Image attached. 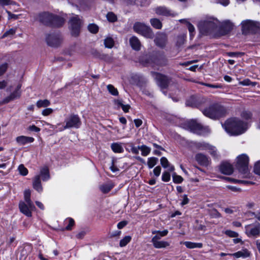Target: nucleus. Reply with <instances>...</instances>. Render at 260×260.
<instances>
[{
  "instance_id": "774afa93",
  "label": "nucleus",
  "mask_w": 260,
  "mask_h": 260,
  "mask_svg": "<svg viewBox=\"0 0 260 260\" xmlns=\"http://www.w3.org/2000/svg\"><path fill=\"white\" fill-rule=\"evenodd\" d=\"M114 159L112 160L111 166L110 167V169L113 172H116L119 171L118 168L114 165Z\"/></svg>"
},
{
  "instance_id": "a18cd8bd",
  "label": "nucleus",
  "mask_w": 260,
  "mask_h": 260,
  "mask_svg": "<svg viewBox=\"0 0 260 260\" xmlns=\"http://www.w3.org/2000/svg\"><path fill=\"white\" fill-rule=\"evenodd\" d=\"M16 28H12L10 29L4 34L2 38H5L8 36H11L14 35L16 33Z\"/></svg>"
},
{
  "instance_id": "39448f33",
  "label": "nucleus",
  "mask_w": 260,
  "mask_h": 260,
  "mask_svg": "<svg viewBox=\"0 0 260 260\" xmlns=\"http://www.w3.org/2000/svg\"><path fill=\"white\" fill-rule=\"evenodd\" d=\"M165 59L162 57H150L145 55L142 56L140 59V62L143 66H150L156 68L157 66H161L165 64Z\"/></svg>"
},
{
  "instance_id": "2eb2a0df",
  "label": "nucleus",
  "mask_w": 260,
  "mask_h": 260,
  "mask_svg": "<svg viewBox=\"0 0 260 260\" xmlns=\"http://www.w3.org/2000/svg\"><path fill=\"white\" fill-rule=\"evenodd\" d=\"M54 16V15L52 14L44 12L39 15L38 19V20L43 24L51 25Z\"/></svg>"
},
{
  "instance_id": "58836bf2",
  "label": "nucleus",
  "mask_w": 260,
  "mask_h": 260,
  "mask_svg": "<svg viewBox=\"0 0 260 260\" xmlns=\"http://www.w3.org/2000/svg\"><path fill=\"white\" fill-rule=\"evenodd\" d=\"M107 88L108 91L113 95L116 96L118 95V91L117 89L114 87L112 84H109L107 86Z\"/></svg>"
},
{
  "instance_id": "412c9836",
  "label": "nucleus",
  "mask_w": 260,
  "mask_h": 260,
  "mask_svg": "<svg viewBox=\"0 0 260 260\" xmlns=\"http://www.w3.org/2000/svg\"><path fill=\"white\" fill-rule=\"evenodd\" d=\"M129 43L133 49L137 51L140 50L141 44L137 37L135 36L131 37L129 39Z\"/></svg>"
},
{
  "instance_id": "393cba45",
  "label": "nucleus",
  "mask_w": 260,
  "mask_h": 260,
  "mask_svg": "<svg viewBox=\"0 0 260 260\" xmlns=\"http://www.w3.org/2000/svg\"><path fill=\"white\" fill-rule=\"evenodd\" d=\"M152 243L153 246L156 248H166L169 246V243L165 241H155Z\"/></svg>"
},
{
  "instance_id": "5fc2aeb1",
  "label": "nucleus",
  "mask_w": 260,
  "mask_h": 260,
  "mask_svg": "<svg viewBox=\"0 0 260 260\" xmlns=\"http://www.w3.org/2000/svg\"><path fill=\"white\" fill-rule=\"evenodd\" d=\"M224 179L228 181L232 182L234 183H247L245 181H243L241 180H237L235 179H233L230 177H223Z\"/></svg>"
},
{
  "instance_id": "b1692460",
  "label": "nucleus",
  "mask_w": 260,
  "mask_h": 260,
  "mask_svg": "<svg viewBox=\"0 0 260 260\" xmlns=\"http://www.w3.org/2000/svg\"><path fill=\"white\" fill-rule=\"evenodd\" d=\"M40 177H42L43 181H46L50 178L49 170L47 167H43L40 170Z\"/></svg>"
},
{
  "instance_id": "09e8293b",
  "label": "nucleus",
  "mask_w": 260,
  "mask_h": 260,
  "mask_svg": "<svg viewBox=\"0 0 260 260\" xmlns=\"http://www.w3.org/2000/svg\"><path fill=\"white\" fill-rule=\"evenodd\" d=\"M224 234L230 237L236 238L239 236V234L236 232L231 230H226L224 232Z\"/></svg>"
},
{
  "instance_id": "052dcab7",
  "label": "nucleus",
  "mask_w": 260,
  "mask_h": 260,
  "mask_svg": "<svg viewBox=\"0 0 260 260\" xmlns=\"http://www.w3.org/2000/svg\"><path fill=\"white\" fill-rule=\"evenodd\" d=\"M226 54L230 56V57H238L239 56H242L243 53H241V52H227L226 53Z\"/></svg>"
},
{
  "instance_id": "e433bc0d",
  "label": "nucleus",
  "mask_w": 260,
  "mask_h": 260,
  "mask_svg": "<svg viewBox=\"0 0 260 260\" xmlns=\"http://www.w3.org/2000/svg\"><path fill=\"white\" fill-rule=\"evenodd\" d=\"M140 150L141 151V154L144 156H147L150 152L151 149L146 145H142L140 147Z\"/></svg>"
},
{
  "instance_id": "3c124183",
  "label": "nucleus",
  "mask_w": 260,
  "mask_h": 260,
  "mask_svg": "<svg viewBox=\"0 0 260 260\" xmlns=\"http://www.w3.org/2000/svg\"><path fill=\"white\" fill-rule=\"evenodd\" d=\"M18 170L20 174L23 176H26L28 174L27 169L23 165L19 166Z\"/></svg>"
},
{
  "instance_id": "7ed1b4c3",
  "label": "nucleus",
  "mask_w": 260,
  "mask_h": 260,
  "mask_svg": "<svg viewBox=\"0 0 260 260\" xmlns=\"http://www.w3.org/2000/svg\"><path fill=\"white\" fill-rule=\"evenodd\" d=\"M203 113L206 116L216 119L225 115L227 110L224 107L215 104L204 109Z\"/></svg>"
},
{
  "instance_id": "ea45409f",
  "label": "nucleus",
  "mask_w": 260,
  "mask_h": 260,
  "mask_svg": "<svg viewBox=\"0 0 260 260\" xmlns=\"http://www.w3.org/2000/svg\"><path fill=\"white\" fill-rule=\"evenodd\" d=\"M66 224L68 223L67 226L66 227L67 230H71L72 227L74 225L75 222L73 218H68L64 221Z\"/></svg>"
},
{
  "instance_id": "338daca9",
  "label": "nucleus",
  "mask_w": 260,
  "mask_h": 260,
  "mask_svg": "<svg viewBox=\"0 0 260 260\" xmlns=\"http://www.w3.org/2000/svg\"><path fill=\"white\" fill-rule=\"evenodd\" d=\"M53 112V110L51 108H46L42 111V114L44 116H48Z\"/></svg>"
},
{
  "instance_id": "ddd939ff",
  "label": "nucleus",
  "mask_w": 260,
  "mask_h": 260,
  "mask_svg": "<svg viewBox=\"0 0 260 260\" xmlns=\"http://www.w3.org/2000/svg\"><path fill=\"white\" fill-rule=\"evenodd\" d=\"M19 207L21 212L27 217H31V212L36 209L33 203H26L24 202H20Z\"/></svg>"
},
{
  "instance_id": "a878e982",
  "label": "nucleus",
  "mask_w": 260,
  "mask_h": 260,
  "mask_svg": "<svg viewBox=\"0 0 260 260\" xmlns=\"http://www.w3.org/2000/svg\"><path fill=\"white\" fill-rule=\"evenodd\" d=\"M111 149L115 153H122L124 150L120 143H113L111 146Z\"/></svg>"
},
{
  "instance_id": "c9c22d12",
  "label": "nucleus",
  "mask_w": 260,
  "mask_h": 260,
  "mask_svg": "<svg viewBox=\"0 0 260 260\" xmlns=\"http://www.w3.org/2000/svg\"><path fill=\"white\" fill-rule=\"evenodd\" d=\"M233 24L229 21H225L222 24V27L225 30V34L229 32L233 28Z\"/></svg>"
},
{
  "instance_id": "680f3d73",
  "label": "nucleus",
  "mask_w": 260,
  "mask_h": 260,
  "mask_svg": "<svg viewBox=\"0 0 260 260\" xmlns=\"http://www.w3.org/2000/svg\"><path fill=\"white\" fill-rule=\"evenodd\" d=\"M7 68L8 64L6 63L0 65V76L2 75L5 73Z\"/></svg>"
},
{
  "instance_id": "6ab92c4d",
  "label": "nucleus",
  "mask_w": 260,
  "mask_h": 260,
  "mask_svg": "<svg viewBox=\"0 0 260 260\" xmlns=\"http://www.w3.org/2000/svg\"><path fill=\"white\" fill-rule=\"evenodd\" d=\"M32 186L33 188L39 192H41L43 191L40 175H36L34 178Z\"/></svg>"
},
{
  "instance_id": "4be33fe9",
  "label": "nucleus",
  "mask_w": 260,
  "mask_h": 260,
  "mask_svg": "<svg viewBox=\"0 0 260 260\" xmlns=\"http://www.w3.org/2000/svg\"><path fill=\"white\" fill-rule=\"evenodd\" d=\"M231 255L235 256L236 258H246L250 256V252L247 249H244L241 251H239L237 252L233 253Z\"/></svg>"
},
{
  "instance_id": "864d4df0",
  "label": "nucleus",
  "mask_w": 260,
  "mask_h": 260,
  "mask_svg": "<svg viewBox=\"0 0 260 260\" xmlns=\"http://www.w3.org/2000/svg\"><path fill=\"white\" fill-rule=\"evenodd\" d=\"M160 164L163 168H167L169 167V162L167 158L165 157H162L160 158Z\"/></svg>"
},
{
  "instance_id": "e2e57ef3",
  "label": "nucleus",
  "mask_w": 260,
  "mask_h": 260,
  "mask_svg": "<svg viewBox=\"0 0 260 260\" xmlns=\"http://www.w3.org/2000/svg\"><path fill=\"white\" fill-rule=\"evenodd\" d=\"M6 12H7V13L8 15V19H14V20H16V19H18L19 18V15L12 14L10 11H7V10L6 11Z\"/></svg>"
},
{
  "instance_id": "6e6552de",
  "label": "nucleus",
  "mask_w": 260,
  "mask_h": 260,
  "mask_svg": "<svg viewBox=\"0 0 260 260\" xmlns=\"http://www.w3.org/2000/svg\"><path fill=\"white\" fill-rule=\"evenodd\" d=\"M134 31L147 38H152L154 34L150 27L143 23L137 22L133 26Z\"/></svg>"
},
{
  "instance_id": "a19ab883",
  "label": "nucleus",
  "mask_w": 260,
  "mask_h": 260,
  "mask_svg": "<svg viewBox=\"0 0 260 260\" xmlns=\"http://www.w3.org/2000/svg\"><path fill=\"white\" fill-rule=\"evenodd\" d=\"M31 191L29 189H26L24 191V198L26 203H32L30 199Z\"/></svg>"
},
{
  "instance_id": "f8f14e48",
  "label": "nucleus",
  "mask_w": 260,
  "mask_h": 260,
  "mask_svg": "<svg viewBox=\"0 0 260 260\" xmlns=\"http://www.w3.org/2000/svg\"><path fill=\"white\" fill-rule=\"evenodd\" d=\"M152 75L161 88H167L170 83V79L167 76L155 72H152Z\"/></svg>"
},
{
  "instance_id": "9d476101",
  "label": "nucleus",
  "mask_w": 260,
  "mask_h": 260,
  "mask_svg": "<svg viewBox=\"0 0 260 260\" xmlns=\"http://www.w3.org/2000/svg\"><path fill=\"white\" fill-rule=\"evenodd\" d=\"M81 21L78 15L74 16L69 22V27L73 36H77L80 33Z\"/></svg>"
},
{
  "instance_id": "7c9ffc66",
  "label": "nucleus",
  "mask_w": 260,
  "mask_h": 260,
  "mask_svg": "<svg viewBox=\"0 0 260 260\" xmlns=\"http://www.w3.org/2000/svg\"><path fill=\"white\" fill-rule=\"evenodd\" d=\"M186 105L191 107H196L198 106L196 98L192 96L190 97L186 102Z\"/></svg>"
},
{
  "instance_id": "5701e85b",
  "label": "nucleus",
  "mask_w": 260,
  "mask_h": 260,
  "mask_svg": "<svg viewBox=\"0 0 260 260\" xmlns=\"http://www.w3.org/2000/svg\"><path fill=\"white\" fill-rule=\"evenodd\" d=\"M64 23V20L60 17L54 15L51 25L55 27L62 26Z\"/></svg>"
},
{
  "instance_id": "c85d7f7f",
  "label": "nucleus",
  "mask_w": 260,
  "mask_h": 260,
  "mask_svg": "<svg viewBox=\"0 0 260 260\" xmlns=\"http://www.w3.org/2000/svg\"><path fill=\"white\" fill-rule=\"evenodd\" d=\"M21 87V85L19 84L17 85L15 90L13 92H12L10 95L12 97V98L15 100L16 99L19 98L21 95V91L20 88Z\"/></svg>"
},
{
  "instance_id": "69168bd1",
  "label": "nucleus",
  "mask_w": 260,
  "mask_h": 260,
  "mask_svg": "<svg viewBox=\"0 0 260 260\" xmlns=\"http://www.w3.org/2000/svg\"><path fill=\"white\" fill-rule=\"evenodd\" d=\"M161 173V168L160 166H157L153 169V173L156 177H158Z\"/></svg>"
},
{
  "instance_id": "4d7b16f0",
  "label": "nucleus",
  "mask_w": 260,
  "mask_h": 260,
  "mask_svg": "<svg viewBox=\"0 0 260 260\" xmlns=\"http://www.w3.org/2000/svg\"><path fill=\"white\" fill-rule=\"evenodd\" d=\"M173 180L176 183H180L183 181V179L181 176L174 174L173 175Z\"/></svg>"
},
{
  "instance_id": "72a5a7b5",
  "label": "nucleus",
  "mask_w": 260,
  "mask_h": 260,
  "mask_svg": "<svg viewBox=\"0 0 260 260\" xmlns=\"http://www.w3.org/2000/svg\"><path fill=\"white\" fill-rule=\"evenodd\" d=\"M210 145L206 142H198L196 144V147L201 150H208Z\"/></svg>"
},
{
  "instance_id": "dca6fc26",
  "label": "nucleus",
  "mask_w": 260,
  "mask_h": 260,
  "mask_svg": "<svg viewBox=\"0 0 260 260\" xmlns=\"http://www.w3.org/2000/svg\"><path fill=\"white\" fill-rule=\"evenodd\" d=\"M197 161L201 166L207 167L211 163L208 157L202 153H198L195 156Z\"/></svg>"
},
{
  "instance_id": "bb28decb",
  "label": "nucleus",
  "mask_w": 260,
  "mask_h": 260,
  "mask_svg": "<svg viewBox=\"0 0 260 260\" xmlns=\"http://www.w3.org/2000/svg\"><path fill=\"white\" fill-rule=\"evenodd\" d=\"M185 246L190 249H193L196 248H202L203 244L201 243H194L189 241H186L183 243Z\"/></svg>"
},
{
  "instance_id": "603ef678",
  "label": "nucleus",
  "mask_w": 260,
  "mask_h": 260,
  "mask_svg": "<svg viewBox=\"0 0 260 260\" xmlns=\"http://www.w3.org/2000/svg\"><path fill=\"white\" fill-rule=\"evenodd\" d=\"M210 215L212 218H219L221 214L217 211L216 209H212L210 211Z\"/></svg>"
},
{
  "instance_id": "8fccbe9b",
  "label": "nucleus",
  "mask_w": 260,
  "mask_h": 260,
  "mask_svg": "<svg viewBox=\"0 0 260 260\" xmlns=\"http://www.w3.org/2000/svg\"><path fill=\"white\" fill-rule=\"evenodd\" d=\"M11 5H16V3L11 0H0V6L5 7Z\"/></svg>"
},
{
  "instance_id": "bf43d9fd",
  "label": "nucleus",
  "mask_w": 260,
  "mask_h": 260,
  "mask_svg": "<svg viewBox=\"0 0 260 260\" xmlns=\"http://www.w3.org/2000/svg\"><path fill=\"white\" fill-rule=\"evenodd\" d=\"M129 146L131 147V151L133 154H138L139 153L140 146L138 147H135L132 143H131Z\"/></svg>"
},
{
  "instance_id": "de8ad7c7",
  "label": "nucleus",
  "mask_w": 260,
  "mask_h": 260,
  "mask_svg": "<svg viewBox=\"0 0 260 260\" xmlns=\"http://www.w3.org/2000/svg\"><path fill=\"white\" fill-rule=\"evenodd\" d=\"M107 18L109 21L112 22H115L117 20L116 16L112 12H109L107 14Z\"/></svg>"
},
{
  "instance_id": "2f4dec72",
  "label": "nucleus",
  "mask_w": 260,
  "mask_h": 260,
  "mask_svg": "<svg viewBox=\"0 0 260 260\" xmlns=\"http://www.w3.org/2000/svg\"><path fill=\"white\" fill-rule=\"evenodd\" d=\"M150 23L153 27L156 29H160L162 27L161 22L159 19L156 18L151 19Z\"/></svg>"
},
{
  "instance_id": "79ce46f5",
  "label": "nucleus",
  "mask_w": 260,
  "mask_h": 260,
  "mask_svg": "<svg viewBox=\"0 0 260 260\" xmlns=\"http://www.w3.org/2000/svg\"><path fill=\"white\" fill-rule=\"evenodd\" d=\"M131 237L129 236H126L121 239L119 243L120 247H124L126 246L131 240Z\"/></svg>"
},
{
  "instance_id": "423d86ee",
  "label": "nucleus",
  "mask_w": 260,
  "mask_h": 260,
  "mask_svg": "<svg viewBox=\"0 0 260 260\" xmlns=\"http://www.w3.org/2000/svg\"><path fill=\"white\" fill-rule=\"evenodd\" d=\"M65 125L60 131L69 128H78L82 124L81 119L78 115L71 114L69 115L64 120Z\"/></svg>"
},
{
  "instance_id": "a211bd4d",
  "label": "nucleus",
  "mask_w": 260,
  "mask_h": 260,
  "mask_svg": "<svg viewBox=\"0 0 260 260\" xmlns=\"http://www.w3.org/2000/svg\"><path fill=\"white\" fill-rule=\"evenodd\" d=\"M155 13L160 15L166 16H173L174 14L172 11L165 7H159L155 9Z\"/></svg>"
},
{
  "instance_id": "4468645a",
  "label": "nucleus",
  "mask_w": 260,
  "mask_h": 260,
  "mask_svg": "<svg viewBox=\"0 0 260 260\" xmlns=\"http://www.w3.org/2000/svg\"><path fill=\"white\" fill-rule=\"evenodd\" d=\"M241 24L243 32L246 33L249 31H255L256 30L257 25L254 21L247 20L242 21Z\"/></svg>"
},
{
  "instance_id": "c03bdc74",
  "label": "nucleus",
  "mask_w": 260,
  "mask_h": 260,
  "mask_svg": "<svg viewBox=\"0 0 260 260\" xmlns=\"http://www.w3.org/2000/svg\"><path fill=\"white\" fill-rule=\"evenodd\" d=\"M241 116L243 118L246 120H249L251 119L252 115L250 111H243L241 113Z\"/></svg>"
},
{
  "instance_id": "49530a36",
  "label": "nucleus",
  "mask_w": 260,
  "mask_h": 260,
  "mask_svg": "<svg viewBox=\"0 0 260 260\" xmlns=\"http://www.w3.org/2000/svg\"><path fill=\"white\" fill-rule=\"evenodd\" d=\"M88 30L93 34H96L99 30V27L95 24H90L88 26Z\"/></svg>"
},
{
  "instance_id": "aec40b11",
  "label": "nucleus",
  "mask_w": 260,
  "mask_h": 260,
  "mask_svg": "<svg viewBox=\"0 0 260 260\" xmlns=\"http://www.w3.org/2000/svg\"><path fill=\"white\" fill-rule=\"evenodd\" d=\"M34 140L32 137L24 136H21L16 138V142L21 145L32 143L34 141Z\"/></svg>"
},
{
  "instance_id": "f03ea898",
  "label": "nucleus",
  "mask_w": 260,
  "mask_h": 260,
  "mask_svg": "<svg viewBox=\"0 0 260 260\" xmlns=\"http://www.w3.org/2000/svg\"><path fill=\"white\" fill-rule=\"evenodd\" d=\"M219 22L213 18H209L201 21L198 27L201 33L204 35H210L214 34L218 30Z\"/></svg>"
},
{
  "instance_id": "37998d69",
  "label": "nucleus",
  "mask_w": 260,
  "mask_h": 260,
  "mask_svg": "<svg viewBox=\"0 0 260 260\" xmlns=\"http://www.w3.org/2000/svg\"><path fill=\"white\" fill-rule=\"evenodd\" d=\"M208 151L213 157L215 158H217L218 157V155L217 151L216 148L214 146L210 145Z\"/></svg>"
},
{
  "instance_id": "13d9d810",
  "label": "nucleus",
  "mask_w": 260,
  "mask_h": 260,
  "mask_svg": "<svg viewBox=\"0 0 260 260\" xmlns=\"http://www.w3.org/2000/svg\"><path fill=\"white\" fill-rule=\"evenodd\" d=\"M187 27L188 29L189 33H190V37L192 38L194 36V27L189 22L187 23Z\"/></svg>"
},
{
  "instance_id": "f704fd0d",
  "label": "nucleus",
  "mask_w": 260,
  "mask_h": 260,
  "mask_svg": "<svg viewBox=\"0 0 260 260\" xmlns=\"http://www.w3.org/2000/svg\"><path fill=\"white\" fill-rule=\"evenodd\" d=\"M104 44L106 47L112 48L114 45V42L112 38L107 37L104 40Z\"/></svg>"
},
{
  "instance_id": "0eeeda50",
  "label": "nucleus",
  "mask_w": 260,
  "mask_h": 260,
  "mask_svg": "<svg viewBox=\"0 0 260 260\" xmlns=\"http://www.w3.org/2000/svg\"><path fill=\"white\" fill-rule=\"evenodd\" d=\"M245 233L250 238L255 239L260 236V223L258 221L245 225Z\"/></svg>"
},
{
  "instance_id": "6e6d98bb",
  "label": "nucleus",
  "mask_w": 260,
  "mask_h": 260,
  "mask_svg": "<svg viewBox=\"0 0 260 260\" xmlns=\"http://www.w3.org/2000/svg\"><path fill=\"white\" fill-rule=\"evenodd\" d=\"M170 178L171 175L169 172L166 171L162 173L161 179L163 181L168 182L170 180Z\"/></svg>"
},
{
  "instance_id": "0e129e2a",
  "label": "nucleus",
  "mask_w": 260,
  "mask_h": 260,
  "mask_svg": "<svg viewBox=\"0 0 260 260\" xmlns=\"http://www.w3.org/2000/svg\"><path fill=\"white\" fill-rule=\"evenodd\" d=\"M254 172L255 174L260 175V161L255 164Z\"/></svg>"
},
{
  "instance_id": "c756f323",
  "label": "nucleus",
  "mask_w": 260,
  "mask_h": 260,
  "mask_svg": "<svg viewBox=\"0 0 260 260\" xmlns=\"http://www.w3.org/2000/svg\"><path fill=\"white\" fill-rule=\"evenodd\" d=\"M156 45L162 47L165 45V37L163 35L157 36L155 39Z\"/></svg>"
},
{
  "instance_id": "1a4fd4ad",
  "label": "nucleus",
  "mask_w": 260,
  "mask_h": 260,
  "mask_svg": "<svg viewBox=\"0 0 260 260\" xmlns=\"http://www.w3.org/2000/svg\"><path fill=\"white\" fill-rule=\"evenodd\" d=\"M248 162L249 158L245 154H241L237 157V167L239 171L244 175V177H247L248 176Z\"/></svg>"
},
{
  "instance_id": "f257e3e1",
  "label": "nucleus",
  "mask_w": 260,
  "mask_h": 260,
  "mask_svg": "<svg viewBox=\"0 0 260 260\" xmlns=\"http://www.w3.org/2000/svg\"><path fill=\"white\" fill-rule=\"evenodd\" d=\"M222 126L230 135L237 136L245 133L248 124L239 118H232L228 119Z\"/></svg>"
},
{
  "instance_id": "4c0bfd02",
  "label": "nucleus",
  "mask_w": 260,
  "mask_h": 260,
  "mask_svg": "<svg viewBox=\"0 0 260 260\" xmlns=\"http://www.w3.org/2000/svg\"><path fill=\"white\" fill-rule=\"evenodd\" d=\"M50 102L48 100H39L37 102V106L38 108L46 107L49 106Z\"/></svg>"
},
{
  "instance_id": "20e7f679",
  "label": "nucleus",
  "mask_w": 260,
  "mask_h": 260,
  "mask_svg": "<svg viewBox=\"0 0 260 260\" xmlns=\"http://www.w3.org/2000/svg\"><path fill=\"white\" fill-rule=\"evenodd\" d=\"M180 126L198 135L204 134L207 129L194 120L185 121L180 124Z\"/></svg>"
},
{
  "instance_id": "473e14b6",
  "label": "nucleus",
  "mask_w": 260,
  "mask_h": 260,
  "mask_svg": "<svg viewBox=\"0 0 260 260\" xmlns=\"http://www.w3.org/2000/svg\"><path fill=\"white\" fill-rule=\"evenodd\" d=\"M158 162V158L155 157H151L148 158L147 165L149 169L154 167Z\"/></svg>"
},
{
  "instance_id": "f3484780",
  "label": "nucleus",
  "mask_w": 260,
  "mask_h": 260,
  "mask_svg": "<svg viewBox=\"0 0 260 260\" xmlns=\"http://www.w3.org/2000/svg\"><path fill=\"white\" fill-rule=\"evenodd\" d=\"M220 171L223 174L229 175L233 173V166L229 163L223 162L220 167Z\"/></svg>"
},
{
  "instance_id": "9b49d317",
  "label": "nucleus",
  "mask_w": 260,
  "mask_h": 260,
  "mask_svg": "<svg viewBox=\"0 0 260 260\" xmlns=\"http://www.w3.org/2000/svg\"><path fill=\"white\" fill-rule=\"evenodd\" d=\"M46 41L49 46L53 47H57L62 42V38L59 34H47Z\"/></svg>"
},
{
  "instance_id": "cd10ccee",
  "label": "nucleus",
  "mask_w": 260,
  "mask_h": 260,
  "mask_svg": "<svg viewBox=\"0 0 260 260\" xmlns=\"http://www.w3.org/2000/svg\"><path fill=\"white\" fill-rule=\"evenodd\" d=\"M113 187L114 185L110 183L101 185L100 189L103 193H106L109 192Z\"/></svg>"
}]
</instances>
